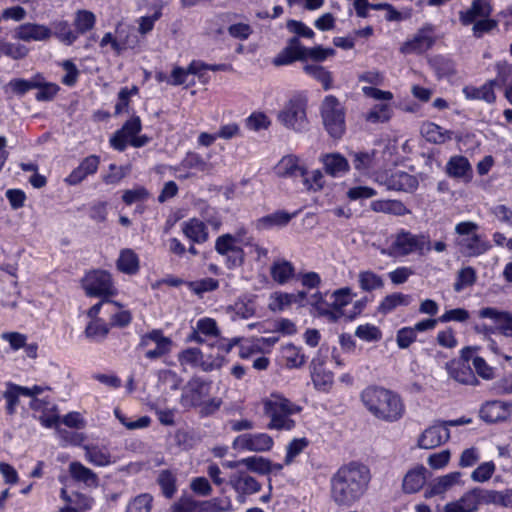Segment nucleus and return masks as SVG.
<instances>
[{"mask_svg":"<svg viewBox=\"0 0 512 512\" xmlns=\"http://www.w3.org/2000/svg\"><path fill=\"white\" fill-rule=\"evenodd\" d=\"M478 229V224L473 221H463L455 225V233L461 237L457 245L463 255L477 257L490 250V242L477 233Z\"/></svg>","mask_w":512,"mask_h":512,"instance_id":"423d86ee","label":"nucleus"},{"mask_svg":"<svg viewBox=\"0 0 512 512\" xmlns=\"http://www.w3.org/2000/svg\"><path fill=\"white\" fill-rule=\"evenodd\" d=\"M229 484L239 494L250 495L261 490V484L245 472L238 471L231 475Z\"/></svg>","mask_w":512,"mask_h":512,"instance_id":"4be33fe9","label":"nucleus"},{"mask_svg":"<svg viewBox=\"0 0 512 512\" xmlns=\"http://www.w3.org/2000/svg\"><path fill=\"white\" fill-rule=\"evenodd\" d=\"M178 361L182 366H199L205 372L219 369L222 366L223 359L217 357L212 362L204 361L203 354L198 348H187L178 354Z\"/></svg>","mask_w":512,"mask_h":512,"instance_id":"4468645a","label":"nucleus"},{"mask_svg":"<svg viewBox=\"0 0 512 512\" xmlns=\"http://www.w3.org/2000/svg\"><path fill=\"white\" fill-rule=\"evenodd\" d=\"M390 254L395 256H408L412 253L425 255L432 249L430 237L424 233L413 234L405 229L399 230L393 236L390 245Z\"/></svg>","mask_w":512,"mask_h":512,"instance_id":"0eeeda50","label":"nucleus"},{"mask_svg":"<svg viewBox=\"0 0 512 512\" xmlns=\"http://www.w3.org/2000/svg\"><path fill=\"white\" fill-rule=\"evenodd\" d=\"M308 444L309 442L306 438H294L291 440L286 447L284 464H292L294 459L304 451Z\"/></svg>","mask_w":512,"mask_h":512,"instance_id":"6e6d98bb","label":"nucleus"},{"mask_svg":"<svg viewBox=\"0 0 512 512\" xmlns=\"http://www.w3.org/2000/svg\"><path fill=\"white\" fill-rule=\"evenodd\" d=\"M312 381L317 389L327 391L333 384V374L323 370L321 367L314 366Z\"/></svg>","mask_w":512,"mask_h":512,"instance_id":"680f3d73","label":"nucleus"},{"mask_svg":"<svg viewBox=\"0 0 512 512\" xmlns=\"http://www.w3.org/2000/svg\"><path fill=\"white\" fill-rule=\"evenodd\" d=\"M39 76L37 74L33 76L30 80H25L21 78H15L10 80L8 83V87L17 95H24L34 87H39L40 83L38 82Z\"/></svg>","mask_w":512,"mask_h":512,"instance_id":"13d9d810","label":"nucleus"},{"mask_svg":"<svg viewBox=\"0 0 512 512\" xmlns=\"http://www.w3.org/2000/svg\"><path fill=\"white\" fill-rule=\"evenodd\" d=\"M152 501L153 497L150 494H140L129 502L126 512H151Z\"/></svg>","mask_w":512,"mask_h":512,"instance_id":"e2e57ef3","label":"nucleus"},{"mask_svg":"<svg viewBox=\"0 0 512 512\" xmlns=\"http://www.w3.org/2000/svg\"><path fill=\"white\" fill-rule=\"evenodd\" d=\"M277 174L282 177H304L307 169L295 155L284 156L276 166Z\"/></svg>","mask_w":512,"mask_h":512,"instance_id":"5701e85b","label":"nucleus"},{"mask_svg":"<svg viewBox=\"0 0 512 512\" xmlns=\"http://www.w3.org/2000/svg\"><path fill=\"white\" fill-rule=\"evenodd\" d=\"M84 450L86 460L95 466L105 467L112 463L111 455L106 449L97 446H85Z\"/></svg>","mask_w":512,"mask_h":512,"instance_id":"58836bf2","label":"nucleus"},{"mask_svg":"<svg viewBox=\"0 0 512 512\" xmlns=\"http://www.w3.org/2000/svg\"><path fill=\"white\" fill-rule=\"evenodd\" d=\"M482 504H494L501 507H512V489L502 491L480 488Z\"/></svg>","mask_w":512,"mask_h":512,"instance_id":"2f4dec72","label":"nucleus"},{"mask_svg":"<svg viewBox=\"0 0 512 512\" xmlns=\"http://www.w3.org/2000/svg\"><path fill=\"white\" fill-rule=\"evenodd\" d=\"M492 12L491 0H472L469 7L459 12V21L463 26L472 25L473 36L481 38L498 27V21L491 18Z\"/></svg>","mask_w":512,"mask_h":512,"instance_id":"20e7f679","label":"nucleus"},{"mask_svg":"<svg viewBox=\"0 0 512 512\" xmlns=\"http://www.w3.org/2000/svg\"><path fill=\"white\" fill-rule=\"evenodd\" d=\"M14 33L15 38L25 42L47 41L53 35L51 28L38 23H24L18 26Z\"/></svg>","mask_w":512,"mask_h":512,"instance_id":"dca6fc26","label":"nucleus"},{"mask_svg":"<svg viewBox=\"0 0 512 512\" xmlns=\"http://www.w3.org/2000/svg\"><path fill=\"white\" fill-rule=\"evenodd\" d=\"M449 375L461 384L476 385L477 378L468 364L460 361H450L446 364Z\"/></svg>","mask_w":512,"mask_h":512,"instance_id":"cd10ccee","label":"nucleus"},{"mask_svg":"<svg viewBox=\"0 0 512 512\" xmlns=\"http://www.w3.org/2000/svg\"><path fill=\"white\" fill-rule=\"evenodd\" d=\"M270 275L274 282L284 285L296 276L295 267L286 259H277L270 267Z\"/></svg>","mask_w":512,"mask_h":512,"instance_id":"c85d7f7f","label":"nucleus"},{"mask_svg":"<svg viewBox=\"0 0 512 512\" xmlns=\"http://www.w3.org/2000/svg\"><path fill=\"white\" fill-rule=\"evenodd\" d=\"M295 215L296 213H288L286 211L279 210L259 218L256 221V228L258 230H268L274 227H284Z\"/></svg>","mask_w":512,"mask_h":512,"instance_id":"c756f323","label":"nucleus"},{"mask_svg":"<svg viewBox=\"0 0 512 512\" xmlns=\"http://www.w3.org/2000/svg\"><path fill=\"white\" fill-rule=\"evenodd\" d=\"M375 155V151L353 153L352 162L354 168L361 173H366L368 170L375 167Z\"/></svg>","mask_w":512,"mask_h":512,"instance_id":"49530a36","label":"nucleus"},{"mask_svg":"<svg viewBox=\"0 0 512 512\" xmlns=\"http://www.w3.org/2000/svg\"><path fill=\"white\" fill-rule=\"evenodd\" d=\"M211 383L199 377L191 378L182 388L180 404L185 409L199 407L203 400L209 396Z\"/></svg>","mask_w":512,"mask_h":512,"instance_id":"9b49d317","label":"nucleus"},{"mask_svg":"<svg viewBox=\"0 0 512 512\" xmlns=\"http://www.w3.org/2000/svg\"><path fill=\"white\" fill-rule=\"evenodd\" d=\"M496 466L492 461L481 463L472 473L471 480L476 483H484L491 479Z\"/></svg>","mask_w":512,"mask_h":512,"instance_id":"0e129e2a","label":"nucleus"},{"mask_svg":"<svg viewBox=\"0 0 512 512\" xmlns=\"http://www.w3.org/2000/svg\"><path fill=\"white\" fill-rule=\"evenodd\" d=\"M122 308L123 306L121 305V307H111L110 309H108V311L112 313L110 318L111 326L123 328L131 323V312L128 310H124Z\"/></svg>","mask_w":512,"mask_h":512,"instance_id":"69168bd1","label":"nucleus"},{"mask_svg":"<svg viewBox=\"0 0 512 512\" xmlns=\"http://www.w3.org/2000/svg\"><path fill=\"white\" fill-rule=\"evenodd\" d=\"M426 468L424 466H417L416 468L408 471L404 476L402 487L405 493L412 494L418 492L425 484Z\"/></svg>","mask_w":512,"mask_h":512,"instance_id":"473e14b6","label":"nucleus"},{"mask_svg":"<svg viewBox=\"0 0 512 512\" xmlns=\"http://www.w3.org/2000/svg\"><path fill=\"white\" fill-rule=\"evenodd\" d=\"M262 403L263 412L269 418L268 429L289 431L295 427V421L291 417L302 411L301 406L280 393H271Z\"/></svg>","mask_w":512,"mask_h":512,"instance_id":"7ed1b4c3","label":"nucleus"},{"mask_svg":"<svg viewBox=\"0 0 512 512\" xmlns=\"http://www.w3.org/2000/svg\"><path fill=\"white\" fill-rule=\"evenodd\" d=\"M321 117L326 131L334 139H340L346 130L345 109L333 95L326 96L320 107Z\"/></svg>","mask_w":512,"mask_h":512,"instance_id":"6e6552de","label":"nucleus"},{"mask_svg":"<svg viewBox=\"0 0 512 512\" xmlns=\"http://www.w3.org/2000/svg\"><path fill=\"white\" fill-rule=\"evenodd\" d=\"M493 85L494 81L485 83L481 87L467 86L463 88V93L467 99L483 100L487 103H493L496 98Z\"/></svg>","mask_w":512,"mask_h":512,"instance_id":"f704fd0d","label":"nucleus"},{"mask_svg":"<svg viewBox=\"0 0 512 512\" xmlns=\"http://www.w3.org/2000/svg\"><path fill=\"white\" fill-rule=\"evenodd\" d=\"M320 160L325 172L332 177H340L349 170L347 159L339 153L324 154Z\"/></svg>","mask_w":512,"mask_h":512,"instance_id":"a878e982","label":"nucleus"},{"mask_svg":"<svg viewBox=\"0 0 512 512\" xmlns=\"http://www.w3.org/2000/svg\"><path fill=\"white\" fill-rule=\"evenodd\" d=\"M421 135L434 144H445L453 137V131L447 130L433 122H424L420 127Z\"/></svg>","mask_w":512,"mask_h":512,"instance_id":"b1692460","label":"nucleus"},{"mask_svg":"<svg viewBox=\"0 0 512 512\" xmlns=\"http://www.w3.org/2000/svg\"><path fill=\"white\" fill-rule=\"evenodd\" d=\"M461 472L454 471L444 476L438 477L425 492V497H432L443 494L454 485L458 484L461 479Z\"/></svg>","mask_w":512,"mask_h":512,"instance_id":"7c9ffc66","label":"nucleus"},{"mask_svg":"<svg viewBox=\"0 0 512 512\" xmlns=\"http://www.w3.org/2000/svg\"><path fill=\"white\" fill-rule=\"evenodd\" d=\"M409 303V296L402 293H393L387 295L379 305V311L381 313H389L398 306H407Z\"/></svg>","mask_w":512,"mask_h":512,"instance_id":"8fccbe9b","label":"nucleus"},{"mask_svg":"<svg viewBox=\"0 0 512 512\" xmlns=\"http://www.w3.org/2000/svg\"><path fill=\"white\" fill-rule=\"evenodd\" d=\"M511 406L510 403L504 401H490L481 407L480 414L486 422H497L506 419Z\"/></svg>","mask_w":512,"mask_h":512,"instance_id":"393cba45","label":"nucleus"},{"mask_svg":"<svg viewBox=\"0 0 512 512\" xmlns=\"http://www.w3.org/2000/svg\"><path fill=\"white\" fill-rule=\"evenodd\" d=\"M358 283L365 292H371L384 286L382 277L370 270L359 272Z\"/></svg>","mask_w":512,"mask_h":512,"instance_id":"a19ab883","label":"nucleus"},{"mask_svg":"<svg viewBox=\"0 0 512 512\" xmlns=\"http://www.w3.org/2000/svg\"><path fill=\"white\" fill-rule=\"evenodd\" d=\"M461 506H463L466 512H475L482 504L480 488H473L462 495L457 500Z\"/></svg>","mask_w":512,"mask_h":512,"instance_id":"603ef678","label":"nucleus"},{"mask_svg":"<svg viewBox=\"0 0 512 512\" xmlns=\"http://www.w3.org/2000/svg\"><path fill=\"white\" fill-rule=\"evenodd\" d=\"M355 336L363 341L371 342L380 340L382 338V333L375 325L364 324L356 328Z\"/></svg>","mask_w":512,"mask_h":512,"instance_id":"774afa93","label":"nucleus"},{"mask_svg":"<svg viewBox=\"0 0 512 512\" xmlns=\"http://www.w3.org/2000/svg\"><path fill=\"white\" fill-rule=\"evenodd\" d=\"M446 173L449 177L463 179L469 182L473 176L469 160L461 155L452 156L446 164Z\"/></svg>","mask_w":512,"mask_h":512,"instance_id":"412c9836","label":"nucleus"},{"mask_svg":"<svg viewBox=\"0 0 512 512\" xmlns=\"http://www.w3.org/2000/svg\"><path fill=\"white\" fill-rule=\"evenodd\" d=\"M476 281V271L474 268L468 266L459 270L456 282L454 283V290L456 292L462 291L467 286H472Z\"/></svg>","mask_w":512,"mask_h":512,"instance_id":"052dcab7","label":"nucleus"},{"mask_svg":"<svg viewBox=\"0 0 512 512\" xmlns=\"http://www.w3.org/2000/svg\"><path fill=\"white\" fill-rule=\"evenodd\" d=\"M82 288L89 297L108 299L117 294L111 274L105 270H91L81 280Z\"/></svg>","mask_w":512,"mask_h":512,"instance_id":"1a4fd4ad","label":"nucleus"},{"mask_svg":"<svg viewBox=\"0 0 512 512\" xmlns=\"http://www.w3.org/2000/svg\"><path fill=\"white\" fill-rule=\"evenodd\" d=\"M374 212L404 216L410 213L400 200H375L370 204Z\"/></svg>","mask_w":512,"mask_h":512,"instance_id":"72a5a7b5","label":"nucleus"},{"mask_svg":"<svg viewBox=\"0 0 512 512\" xmlns=\"http://www.w3.org/2000/svg\"><path fill=\"white\" fill-rule=\"evenodd\" d=\"M243 466L249 471L261 475L272 472V462L261 456H251L242 459Z\"/></svg>","mask_w":512,"mask_h":512,"instance_id":"a18cd8bd","label":"nucleus"},{"mask_svg":"<svg viewBox=\"0 0 512 512\" xmlns=\"http://www.w3.org/2000/svg\"><path fill=\"white\" fill-rule=\"evenodd\" d=\"M100 164V157L97 155H89L85 157L80 164L72 170L65 178L68 185L75 186L84 181L88 176L97 172Z\"/></svg>","mask_w":512,"mask_h":512,"instance_id":"f3484780","label":"nucleus"},{"mask_svg":"<svg viewBox=\"0 0 512 512\" xmlns=\"http://www.w3.org/2000/svg\"><path fill=\"white\" fill-rule=\"evenodd\" d=\"M354 294L349 287L340 288L332 293L333 302L331 304L337 319L343 315L342 308L348 305L353 298Z\"/></svg>","mask_w":512,"mask_h":512,"instance_id":"37998d69","label":"nucleus"},{"mask_svg":"<svg viewBox=\"0 0 512 512\" xmlns=\"http://www.w3.org/2000/svg\"><path fill=\"white\" fill-rule=\"evenodd\" d=\"M164 4L162 1H158L154 7V13L150 16H142L137 20L138 23V32L141 35H146L150 33L155 25V22L158 21L162 17V9Z\"/></svg>","mask_w":512,"mask_h":512,"instance_id":"79ce46f5","label":"nucleus"},{"mask_svg":"<svg viewBox=\"0 0 512 512\" xmlns=\"http://www.w3.org/2000/svg\"><path fill=\"white\" fill-rule=\"evenodd\" d=\"M370 481V469L351 461L340 466L331 476L330 497L337 506L350 507L364 496Z\"/></svg>","mask_w":512,"mask_h":512,"instance_id":"f257e3e1","label":"nucleus"},{"mask_svg":"<svg viewBox=\"0 0 512 512\" xmlns=\"http://www.w3.org/2000/svg\"><path fill=\"white\" fill-rule=\"evenodd\" d=\"M449 438V429L442 422H438L421 433L418 438V446L422 449H433L447 442Z\"/></svg>","mask_w":512,"mask_h":512,"instance_id":"ddd939ff","label":"nucleus"},{"mask_svg":"<svg viewBox=\"0 0 512 512\" xmlns=\"http://www.w3.org/2000/svg\"><path fill=\"white\" fill-rule=\"evenodd\" d=\"M37 76H39L38 82L40 83V86L34 87V89H38V92L35 95L36 100L49 101L53 99L59 90L58 85L46 82L41 74H37Z\"/></svg>","mask_w":512,"mask_h":512,"instance_id":"5fc2aeb1","label":"nucleus"},{"mask_svg":"<svg viewBox=\"0 0 512 512\" xmlns=\"http://www.w3.org/2000/svg\"><path fill=\"white\" fill-rule=\"evenodd\" d=\"M95 21L96 18L92 12L87 10H79L76 12L74 25L78 33L84 34L94 27Z\"/></svg>","mask_w":512,"mask_h":512,"instance_id":"864d4df0","label":"nucleus"},{"mask_svg":"<svg viewBox=\"0 0 512 512\" xmlns=\"http://www.w3.org/2000/svg\"><path fill=\"white\" fill-rule=\"evenodd\" d=\"M117 268L123 273L135 274L139 270V260L136 253L131 249L122 250L117 260Z\"/></svg>","mask_w":512,"mask_h":512,"instance_id":"e433bc0d","label":"nucleus"},{"mask_svg":"<svg viewBox=\"0 0 512 512\" xmlns=\"http://www.w3.org/2000/svg\"><path fill=\"white\" fill-rule=\"evenodd\" d=\"M240 241V233L223 234L219 236L215 241V251L222 256L228 255L229 253L234 252V250L241 248L236 245Z\"/></svg>","mask_w":512,"mask_h":512,"instance_id":"4c0bfd02","label":"nucleus"},{"mask_svg":"<svg viewBox=\"0 0 512 512\" xmlns=\"http://www.w3.org/2000/svg\"><path fill=\"white\" fill-rule=\"evenodd\" d=\"M435 42L431 27H425L418 30L414 36L405 41L400 52L403 54H421L429 50Z\"/></svg>","mask_w":512,"mask_h":512,"instance_id":"f8f14e48","label":"nucleus"},{"mask_svg":"<svg viewBox=\"0 0 512 512\" xmlns=\"http://www.w3.org/2000/svg\"><path fill=\"white\" fill-rule=\"evenodd\" d=\"M188 287L193 293L202 297L204 293L216 290L219 287V281L214 278L207 277L190 282Z\"/></svg>","mask_w":512,"mask_h":512,"instance_id":"bf43d9fd","label":"nucleus"},{"mask_svg":"<svg viewBox=\"0 0 512 512\" xmlns=\"http://www.w3.org/2000/svg\"><path fill=\"white\" fill-rule=\"evenodd\" d=\"M235 443L253 452L269 451L274 445L273 438L267 433L244 434L237 437Z\"/></svg>","mask_w":512,"mask_h":512,"instance_id":"a211bd4d","label":"nucleus"},{"mask_svg":"<svg viewBox=\"0 0 512 512\" xmlns=\"http://www.w3.org/2000/svg\"><path fill=\"white\" fill-rule=\"evenodd\" d=\"M85 336L95 342H102L109 333V326L100 320H92L85 328Z\"/></svg>","mask_w":512,"mask_h":512,"instance_id":"de8ad7c7","label":"nucleus"},{"mask_svg":"<svg viewBox=\"0 0 512 512\" xmlns=\"http://www.w3.org/2000/svg\"><path fill=\"white\" fill-rule=\"evenodd\" d=\"M175 482L176 478L169 470H162L159 473L158 484L167 498H171L176 492Z\"/></svg>","mask_w":512,"mask_h":512,"instance_id":"338daca9","label":"nucleus"},{"mask_svg":"<svg viewBox=\"0 0 512 512\" xmlns=\"http://www.w3.org/2000/svg\"><path fill=\"white\" fill-rule=\"evenodd\" d=\"M360 397L366 409L380 421L393 423L404 415L405 406L401 397L389 389L369 386Z\"/></svg>","mask_w":512,"mask_h":512,"instance_id":"f03ea898","label":"nucleus"},{"mask_svg":"<svg viewBox=\"0 0 512 512\" xmlns=\"http://www.w3.org/2000/svg\"><path fill=\"white\" fill-rule=\"evenodd\" d=\"M69 472L71 477L78 482H83L87 485H96L98 482L97 474L80 462H71Z\"/></svg>","mask_w":512,"mask_h":512,"instance_id":"c9c22d12","label":"nucleus"},{"mask_svg":"<svg viewBox=\"0 0 512 512\" xmlns=\"http://www.w3.org/2000/svg\"><path fill=\"white\" fill-rule=\"evenodd\" d=\"M304 52L305 47L302 46L298 37H293L289 40L287 46L273 58L272 63L275 66H283L296 60H304Z\"/></svg>","mask_w":512,"mask_h":512,"instance_id":"aec40b11","label":"nucleus"},{"mask_svg":"<svg viewBox=\"0 0 512 512\" xmlns=\"http://www.w3.org/2000/svg\"><path fill=\"white\" fill-rule=\"evenodd\" d=\"M141 120L138 116H134L124 123L121 129L117 130L110 138V145L118 150L124 151L127 147L128 140L137 135L141 131Z\"/></svg>","mask_w":512,"mask_h":512,"instance_id":"2eb2a0df","label":"nucleus"},{"mask_svg":"<svg viewBox=\"0 0 512 512\" xmlns=\"http://www.w3.org/2000/svg\"><path fill=\"white\" fill-rule=\"evenodd\" d=\"M282 357L290 368H298L305 363L304 354L300 353L299 348L293 344H287L282 347Z\"/></svg>","mask_w":512,"mask_h":512,"instance_id":"09e8293b","label":"nucleus"},{"mask_svg":"<svg viewBox=\"0 0 512 512\" xmlns=\"http://www.w3.org/2000/svg\"><path fill=\"white\" fill-rule=\"evenodd\" d=\"M52 27L53 34L65 45H72L78 37L67 21H55L52 23Z\"/></svg>","mask_w":512,"mask_h":512,"instance_id":"c03bdc74","label":"nucleus"},{"mask_svg":"<svg viewBox=\"0 0 512 512\" xmlns=\"http://www.w3.org/2000/svg\"><path fill=\"white\" fill-rule=\"evenodd\" d=\"M306 299L307 293L305 291H298L296 293L274 292L270 296L269 308L276 312L283 311L292 304L303 307L306 305Z\"/></svg>","mask_w":512,"mask_h":512,"instance_id":"6ab92c4d","label":"nucleus"},{"mask_svg":"<svg viewBox=\"0 0 512 512\" xmlns=\"http://www.w3.org/2000/svg\"><path fill=\"white\" fill-rule=\"evenodd\" d=\"M391 108L387 104L375 105L365 114V120L370 123H384L391 118Z\"/></svg>","mask_w":512,"mask_h":512,"instance_id":"4d7b16f0","label":"nucleus"},{"mask_svg":"<svg viewBox=\"0 0 512 512\" xmlns=\"http://www.w3.org/2000/svg\"><path fill=\"white\" fill-rule=\"evenodd\" d=\"M199 512H226L231 509V501L228 498H213L206 501H198Z\"/></svg>","mask_w":512,"mask_h":512,"instance_id":"3c124183","label":"nucleus"},{"mask_svg":"<svg viewBox=\"0 0 512 512\" xmlns=\"http://www.w3.org/2000/svg\"><path fill=\"white\" fill-rule=\"evenodd\" d=\"M183 234L193 243L201 244L208 240L209 234L203 221L191 218L181 224Z\"/></svg>","mask_w":512,"mask_h":512,"instance_id":"bb28decb","label":"nucleus"},{"mask_svg":"<svg viewBox=\"0 0 512 512\" xmlns=\"http://www.w3.org/2000/svg\"><path fill=\"white\" fill-rule=\"evenodd\" d=\"M375 181L388 190L413 192L418 187V179L401 170L384 171L375 174Z\"/></svg>","mask_w":512,"mask_h":512,"instance_id":"9d476101","label":"nucleus"},{"mask_svg":"<svg viewBox=\"0 0 512 512\" xmlns=\"http://www.w3.org/2000/svg\"><path fill=\"white\" fill-rule=\"evenodd\" d=\"M308 97L303 92L293 94L278 112L277 119L285 128L297 133L308 129Z\"/></svg>","mask_w":512,"mask_h":512,"instance_id":"39448f33","label":"nucleus"},{"mask_svg":"<svg viewBox=\"0 0 512 512\" xmlns=\"http://www.w3.org/2000/svg\"><path fill=\"white\" fill-rule=\"evenodd\" d=\"M304 71L309 76L322 84L325 91L332 88L333 78L330 71L320 65L309 64L304 66Z\"/></svg>","mask_w":512,"mask_h":512,"instance_id":"ea45409f","label":"nucleus"}]
</instances>
